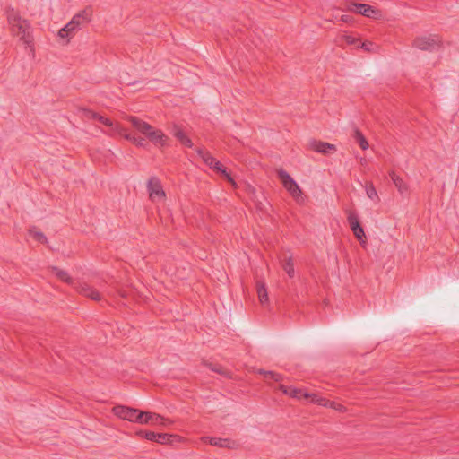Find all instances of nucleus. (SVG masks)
Instances as JSON below:
<instances>
[{
  "mask_svg": "<svg viewBox=\"0 0 459 459\" xmlns=\"http://www.w3.org/2000/svg\"><path fill=\"white\" fill-rule=\"evenodd\" d=\"M181 437L172 434H166V433H160L156 435V440L155 442L160 444H171L174 441H181Z\"/></svg>",
  "mask_w": 459,
  "mask_h": 459,
  "instance_id": "obj_16",
  "label": "nucleus"
},
{
  "mask_svg": "<svg viewBox=\"0 0 459 459\" xmlns=\"http://www.w3.org/2000/svg\"><path fill=\"white\" fill-rule=\"evenodd\" d=\"M325 407L331 408L339 412H346L347 411V408L344 405H342V403L335 402V401L327 400Z\"/></svg>",
  "mask_w": 459,
  "mask_h": 459,
  "instance_id": "obj_26",
  "label": "nucleus"
},
{
  "mask_svg": "<svg viewBox=\"0 0 459 459\" xmlns=\"http://www.w3.org/2000/svg\"><path fill=\"white\" fill-rule=\"evenodd\" d=\"M366 195L367 196L374 201H378V195L377 193V190L372 183H367L365 186Z\"/></svg>",
  "mask_w": 459,
  "mask_h": 459,
  "instance_id": "obj_24",
  "label": "nucleus"
},
{
  "mask_svg": "<svg viewBox=\"0 0 459 459\" xmlns=\"http://www.w3.org/2000/svg\"><path fill=\"white\" fill-rule=\"evenodd\" d=\"M307 399L309 400L310 403L317 404L319 406H323V407L326 406L327 399H325V397H322L316 394H309L308 393V398H307Z\"/></svg>",
  "mask_w": 459,
  "mask_h": 459,
  "instance_id": "obj_22",
  "label": "nucleus"
},
{
  "mask_svg": "<svg viewBox=\"0 0 459 459\" xmlns=\"http://www.w3.org/2000/svg\"><path fill=\"white\" fill-rule=\"evenodd\" d=\"M279 389L285 394L292 397V398H295V399H298V400H300L302 398H308V393L303 389H300V388H296V387H293V386H286L284 385H280L279 386Z\"/></svg>",
  "mask_w": 459,
  "mask_h": 459,
  "instance_id": "obj_11",
  "label": "nucleus"
},
{
  "mask_svg": "<svg viewBox=\"0 0 459 459\" xmlns=\"http://www.w3.org/2000/svg\"><path fill=\"white\" fill-rule=\"evenodd\" d=\"M391 179L401 195H405L409 191L408 185L397 176L394 172L390 173Z\"/></svg>",
  "mask_w": 459,
  "mask_h": 459,
  "instance_id": "obj_15",
  "label": "nucleus"
},
{
  "mask_svg": "<svg viewBox=\"0 0 459 459\" xmlns=\"http://www.w3.org/2000/svg\"><path fill=\"white\" fill-rule=\"evenodd\" d=\"M259 374L264 375V378H271L274 380L275 382H279L282 379L281 376L278 373L273 372V371H264L259 370Z\"/></svg>",
  "mask_w": 459,
  "mask_h": 459,
  "instance_id": "obj_28",
  "label": "nucleus"
},
{
  "mask_svg": "<svg viewBox=\"0 0 459 459\" xmlns=\"http://www.w3.org/2000/svg\"><path fill=\"white\" fill-rule=\"evenodd\" d=\"M77 290L82 295L91 298L93 300L100 299V294L99 293V291H97L93 287L86 283L81 284L77 288Z\"/></svg>",
  "mask_w": 459,
  "mask_h": 459,
  "instance_id": "obj_14",
  "label": "nucleus"
},
{
  "mask_svg": "<svg viewBox=\"0 0 459 459\" xmlns=\"http://www.w3.org/2000/svg\"><path fill=\"white\" fill-rule=\"evenodd\" d=\"M309 148L312 151H315V152H320V153H324V154L336 151L335 145L328 143L321 142V141H316V140H313L309 143Z\"/></svg>",
  "mask_w": 459,
  "mask_h": 459,
  "instance_id": "obj_12",
  "label": "nucleus"
},
{
  "mask_svg": "<svg viewBox=\"0 0 459 459\" xmlns=\"http://www.w3.org/2000/svg\"><path fill=\"white\" fill-rule=\"evenodd\" d=\"M136 409L123 406V405H117L114 406L112 409V412L119 419L128 420L130 422H133L134 415L136 413Z\"/></svg>",
  "mask_w": 459,
  "mask_h": 459,
  "instance_id": "obj_10",
  "label": "nucleus"
},
{
  "mask_svg": "<svg viewBox=\"0 0 459 459\" xmlns=\"http://www.w3.org/2000/svg\"><path fill=\"white\" fill-rule=\"evenodd\" d=\"M197 153L207 166H209L211 169H214L218 173L221 174L230 183L235 186V181L230 177V175L226 171V169L223 168L222 164L220 161H218L214 157H212L208 152H205L204 150H198Z\"/></svg>",
  "mask_w": 459,
  "mask_h": 459,
  "instance_id": "obj_6",
  "label": "nucleus"
},
{
  "mask_svg": "<svg viewBox=\"0 0 459 459\" xmlns=\"http://www.w3.org/2000/svg\"><path fill=\"white\" fill-rule=\"evenodd\" d=\"M119 135L124 136L125 139L130 141L131 143H134L135 136L132 135L131 134H126L125 132V129L123 128V133L118 134Z\"/></svg>",
  "mask_w": 459,
  "mask_h": 459,
  "instance_id": "obj_37",
  "label": "nucleus"
},
{
  "mask_svg": "<svg viewBox=\"0 0 459 459\" xmlns=\"http://www.w3.org/2000/svg\"><path fill=\"white\" fill-rule=\"evenodd\" d=\"M172 421L169 419H165L158 414V419H153L151 425L167 427L170 425Z\"/></svg>",
  "mask_w": 459,
  "mask_h": 459,
  "instance_id": "obj_27",
  "label": "nucleus"
},
{
  "mask_svg": "<svg viewBox=\"0 0 459 459\" xmlns=\"http://www.w3.org/2000/svg\"><path fill=\"white\" fill-rule=\"evenodd\" d=\"M82 112H83L84 117L86 118H90V119H97V117L100 115L94 111L88 110V109H83Z\"/></svg>",
  "mask_w": 459,
  "mask_h": 459,
  "instance_id": "obj_34",
  "label": "nucleus"
},
{
  "mask_svg": "<svg viewBox=\"0 0 459 459\" xmlns=\"http://www.w3.org/2000/svg\"><path fill=\"white\" fill-rule=\"evenodd\" d=\"M29 234L34 240L40 243H47V238L41 231L37 230L36 229H31L30 230Z\"/></svg>",
  "mask_w": 459,
  "mask_h": 459,
  "instance_id": "obj_25",
  "label": "nucleus"
},
{
  "mask_svg": "<svg viewBox=\"0 0 459 459\" xmlns=\"http://www.w3.org/2000/svg\"><path fill=\"white\" fill-rule=\"evenodd\" d=\"M133 143L138 147H145V145H146L145 140L143 138H140V137H135Z\"/></svg>",
  "mask_w": 459,
  "mask_h": 459,
  "instance_id": "obj_36",
  "label": "nucleus"
},
{
  "mask_svg": "<svg viewBox=\"0 0 459 459\" xmlns=\"http://www.w3.org/2000/svg\"><path fill=\"white\" fill-rule=\"evenodd\" d=\"M353 137L362 150H367L368 148V143L360 131L356 129L354 131Z\"/></svg>",
  "mask_w": 459,
  "mask_h": 459,
  "instance_id": "obj_21",
  "label": "nucleus"
},
{
  "mask_svg": "<svg viewBox=\"0 0 459 459\" xmlns=\"http://www.w3.org/2000/svg\"><path fill=\"white\" fill-rule=\"evenodd\" d=\"M51 271L60 281L66 282L68 284H73V279L70 277L66 271H64L57 267H52Z\"/></svg>",
  "mask_w": 459,
  "mask_h": 459,
  "instance_id": "obj_19",
  "label": "nucleus"
},
{
  "mask_svg": "<svg viewBox=\"0 0 459 459\" xmlns=\"http://www.w3.org/2000/svg\"><path fill=\"white\" fill-rule=\"evenodd\" d=\"M147 190L149 198L153 203H162L166 199V193L163 189L160 180L156 177H152L147 182Z\"/></svg>",
  "mask_w": 459,
  "mask_h": 459,
  "instance_id": "obj_7",
  "label": "nucleus"
},
{
  "mask_svg": "<svg viewBox=\"0 0 459 459\" xmlns=\"http://www.w3.org/2000/svg\"><path fill=\"white\" fill-rule=\"evenodd\" d=\"M144 432L145 431L141 430V431L137 432V435L144 437Z\"/></svg>",
  "mask_w": 459,
  "mask_h": 459,
  "instance_id": "obj_39",
  "label": "nucleus"
},
{
  "mask_svg": "<svg viewBox=\"0 0 459 459\" xmlns=\"http://www.w3.org/2000/svg\"><path fill=\"white\" fill-rule=\"evenodd\" d=\"M282 268L290 278L294 277V264L290 257L284 259Z\"/></svg>",
  "mask_w": 459,
  "mask_h": 459,
  "instance_id": "obj_23",
  "label": "nucleus"
},
{
  "mask_svg": "<svg viewBox=\"0 0 459 459\" xmlns=\"http://www.w3.org/2000/svg\"><path fill=\"white\" fill-rule=\"evenodd\" d=\"M411 44L413 48L419 50L433 52L441 48L442 40L437 35L424 34L417 36Z\"/></svg>",
  "mask_w": 459,
  "mask_h": 459,
  "instance_id": "obj_4",
  "label": "nucleus"
},
{
  "mask_svg": "<svg viewBox=\"0 0 459 459\" xmlns=\"http://www.w3.org/2000/svg\"><path fill=\"white\" fill-rule=\"evenodd\" d=\"M7 22L13 35L19 38L26 48L33 51V36L30 23L22 19L19 13L13 8L6 11Z\"/></svg>",
  "mask_w": 459,
  "mask_h": 459,
  "instance_id": "obj_1",
  "label": "nucleus"
},
{
  "mask_svg": "<svg viewBox=\"0 0 459 459\" xmlns=\"http://www.w3.org/2000/svg\"><path fill=\"white\" fill-rule=\"evenodd\" d=\"M204 442H208L212 446H219V447H229L230 441L229 439L217 438V437H204L202 438Z\"/></svg>",
  "mask_w": 459,
  "mask_h": 459,
  "instance_id": "obj_18",
  "label": "nucleus"
},
{
  "mask_svg": "<svg viewBox=\"0 0 459 459\" xmlns=\"http://www.w3.org/2000/svg\"><path fill=\"white\" fill-rule=\"evenodd\" d=\"M358 48H360L367 52H376L377 50V47L371 41L363 42L360 45H358Z\"/></svg>",
  "mask_w": 459,
  "mask_h": 459,
  "instance_id": "obj_29",
  "label": "nucleus"
},
{
  "mask_svg": "<svg viewBox=\"0 0 459 459\" xmlns=\"http://www.w3.org/2000/svg\"><path fill=\"white\" fill-rule=\"evenodd\" d=\"M342 39L348 44V45H356L359 42V39H357L353 35L344 34L342 36Z\"/></svg>",
  "mask_w": 459,
  "mask_h": 459,
  "instance_id": "obj_30",
  "label": "nucleus"
},
{
  "mask_svg": "<svg viewBox=\"0 0 459 459\" xmlns=\"http://www.w3.org/2000/svg\"><path fill=\"white\" fill-rule=\"evenodd\" d=\"M347 10L362 14L368 18L379 19L381 17L379 10L366 4L351 3L347 6Z\"/></svg>",
  "mask_w": 459,
  "mask_h": 459,
  "instance_id": "obj_8",
  "label": "nucleus"
},
{
  "mask_svg": "<svg viewBox=\"0 0 459 459\" xmlns=\"http://www.w3.org/2000/svg\"><path fill=\"white\" fill-rule=\"evenodd\" d=\"M91 18V9H84L75 14L72 20L58 31L57 37L61 43L67 44L74 36L75 32L80 30L81 25L89 22Z\"/></svg>",
  "mask_w": 459,
  "mask_h": 459,
  "instance_id": "obj_3",
  "label": "nucleus"
},
{
  "mask_svg": "<svg viewBox=\"0 0 459 459\" xmlns=\"http://www.w3.org/2000/svg\"><path fill=\"white\" fill-rule=\"evenodd\" d=\"M256 289H257V295H258L259 301L262 304L266 303L268 301V294H267V290L265 288V284L263 282H258Z\"/></svg>",
  "mask_w": 459,
  "mask_h": 459,
  "instance_id": "obj_20",
  "label": "nucleus"
},
{
  "mask_svg": "<svg viewBox=\"0 0 459 459\" xmlns=\"http://www.w3.org/2000/svg\"><path fill=\"white\" fill-rule=\"evenodd\" d=\"M347 220L354 236L359 239L361 245H365V233L359 224L358 214L355 212H349Z\"/></svg>",
  "mask_w": 459,
  "mask_h": 459,
  "instance_id": "obj_9",
  "label": "nucleus"
},
{
  "mask_svg": "<svg viewBox=\"0 0 459 459\" xmlns=\"http://www.w3.org/2000/svg\"><path fill=\"white\" fill-rule=\"evenodd\" d=\"M153 419H158V414L144 411L143 424H151Z\"/></svg>",
  "mask_w": 459,
  "mask_h": 459,
  "instance_id": "obj_32",
  "label": "nucleus"
},
{
  "mask_svg": "<svg viewBox=\"0 0 459 459\" xmlns=\"http://www.w3.org/2000/svg\"><path fill=\"white\" fill-rule=\"evenodd\" d=\"M277 174L284 188L291 195V196L297 202L302 201V191L296 181L283 169H279Z\"/></svg>",
  "mask_w": 459,
  "mask_h": 459,
  "instance_id": "obj_5",
  "label": "nucleus"
},
{
  "mask_svg": "<svg viewBox=\"0 0 459 459\" xmlns=\"http://www.w3.org/2000/svg\"><path fill=\"white\" fill-rule=\"evenodd\" d=\"M143 419H144V411L137 410L133 422L143 424Z\"/></svg>",
  "mask_w": 459,
  "mask_h": 459,
  "instance_id": "obj_33",
  "label": "nucleus"
},
{
  "mask_svg": "<svg viewBox=\"0 0 459 459\" xmlns=\"http://www.w3.org/2000/svg\"><path fill=\"white\" fill-rule=\"evenodd\" d=\"M156 435H157V433H155V432L146 431V432H144V438H146L147 440L155 442Z\"/></svg>",
  "mask_w": 459,
  "mask_h": 459,
  "instance_id": "obj_35",
  "label": "nucleus"
},
{
  "mask_svg": "<svg viewBox=\"0 0 459 459\" xmlns=\"http://www.w3.org/2000/svg\"><path fill=\"white\" fill-rule=\"evenodd\" d=\"M96 120H99L101 124L109 128L108 132H105V134L108 135H114L115 134L123 133V127L121 126V125L118 123H114L108 117L99 115Z\"/></svg>",
  "mask_w": 459,
  "mask_h": 459,
  "instance_id": "obj_13",
  "label": "nucleus"
},
{
  "mask_svg": "<svg viewBox=\"0 0 459 459\" xmlns=\"http://www.w3.org/2000/svg\"><path fill=\"white\" fill-rule=\"evenodd\" d=\"M127 119L139 133L145 135L155 146L162 148L167 145L169 138L161 130L136 117H128Z\"/></svg>",
  "mask_w": 459,
  "mask_h": 459,
  "instance_id": "obj_2",
  "label": "nucleus"
},
{
  "mask_svg": "<svg viewBox=\"0 0 459 459\" xmlns=\"http://www.w3.org/2000/svg\"><path fill=\"white\" fill-rule=\"evenodd\" d=\"M173 135L185 146L192 147V142L187 135L178 126L173 127Z\"/></svg>",
  "mask_w": 459,
  "mask_h": 459,
  "instance_id": "obj_17",
  "label": "nucleus"
},
{
  "mask_svg": "<svg viewBox=\"0 0 459 459\" xmlns=\"http://www.w3.org/2000/svg\"><path fill=\"white\" fill-rule=\"evenodd\" d=\"M341 20L344 22H351V17L348 15H342Z\"/></svg>",
  "mask_w": 459,
  "mask_h": 459,
  "instance_id": "obj_38",
  "label": "nucleus"
},
{
  "mask_svg": "<svg viewBox=\"0 0 459 459\" xmlns=\"http://www.w3.org/2000/svg\"><path fill=\"white\" fill-rule=\"evenodd\" d=\"M210 368H211V370H212V371H214V372H217V373H219V374H221V375H223V376H225V377H230V372H229V371H227L226 369H224V368H223L222 367H221V366H217V365H215V366H211V367H210Z\"/></svg>",
  "mask_w": 459,
  "mask_h": 459,
  "instance_id": "obj_31",
  "label": "nucleus"
}]
</instances>
